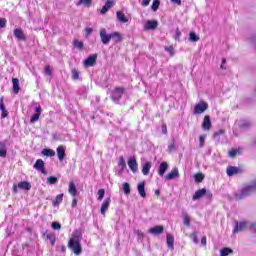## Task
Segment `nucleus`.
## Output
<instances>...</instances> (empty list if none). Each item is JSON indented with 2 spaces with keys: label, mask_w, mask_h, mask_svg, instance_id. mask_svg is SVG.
Returning <instances> with one entry per match:
<instances>
[{
  "label": "nucleus",
  "mask_w": 256,
  "mask_h": 256,
  "mask_svg": "<svg viewBox=\"0 0 256 256\" xmlns=\"http://www.w3.org/2000/svg\"><path fill=\"white\" fill-rule=\"evenodd\" d=\"M81 241H83V232L81 230H74L68 241V249H71L74 255H81L83 253Z\"/></svg>",
  "instance_id": "nucleus-1"
},
{
  "label": "nucleus",
  "mask_w": 256,
  "mask_h": 256,
  "mask_svg": "<svg viewBox=\"0 0 256 256\" xmlns=\"http://www.w3.org/2000/svg\"><path fill=\"white\" fill-rule=\"evenodd\" d=\"M114 5L115 2L113 0H107L100 11L101 15H105V13H107V11H109V9H111V7H113Z\"/></svg>",
  "instance_id": "nucleus-17"
},
{
  "label": "nucleus",
  "mask_w": 256,
  "mask_h": 256,
  "mask_svg": "<svg viewBox=\"0 0 256 256\" xmlns=\"http://www.w3.org/2000/svg\"><path fill=\"white\" fill-rule=\"evenodd\" d=\"M202 129L204 131H209L211 129V117H209V115H206L204 117V120L202 122Z\"/></svg>",
  "instance_id": "nucleus-16"
},
{
  "label": "nucleus",
  "mask_w": 256,
  "mask_h": 256,
  "mask_svg": "<svg viewBox=\"0 0 256 256\" xmlns=\"http://www.w3.org/2000/svg\"><path fill=\"white\" fill-rule=\"evenodd\" d=\"M68 193H70L72 197H77V187L75 186V182L71 181L69 183Z\"/></svg>",
  "instance_id": "nucleus-25"
},
{
  "label": "nucleus",
  "mask_w": 256,
  "mask_h": 256,
  "mask_svg": "<svg viewBox=\"0 0 256 256\" xmlns=\"http://www.w3.org/2000/svg\"><path fill=\"white\" fill-rule=\"evenodd\" d=\"M167 246L169 247V249H173V243L175 242V238L173 237V235L171 234H167Z\"/></svg>",
  "instance_id": "nucleus-34"
},
{
  "label": "nucleus",
  "mask_w": 256,
  "mask_h": 256,
  "mask_svg": "<svg viewBox=\"0 0 256 256\" xmlns=\"http://www.w3.org/2000/svg\"><path fill=\"white\" fill-rule=\"evenodd\" d=\"M164 49L167 51V53H169L170 57L175 55V48H173V46H166Z\"/></svg>",
  "instance_id": "nucleus-45"
},
{
  "label": "nucleus",
  "mask_w": 256,
  "mask_h": 256,
  "mask_svg": "<svg viewBox=\"0 0 256 256\" xmlns=\"http://www.w3.org/2000/svg\"><path fill=\"white\" fill-rule=\"evenodd\" d=\"M165 179L172 181V179H179V169L173 168L170 173L165 176Z\"/></svg>",
  "instance_id": "nucleus-13"
},
{
  "label": "nucleus",
  "mask_w": 256,
  "mask_h": 256,
  "mask_svg": "<svg viewBox=\"0 0 256 256\" xmlns=\"http://www.w3.org/2000/svg\"><path fill=\"white\" fill-rule=\"evenodd\" d=\"M151 167H153V164L151 162H146L144 165H142L143 175H149V171H151Z\"/></svg>",
  "instance_id": "nucleus-29"
},
{
  "label": "nucleus",
  "mask_w": 256,
  "mask_h": 256,
  "mask_svg": "<svg viewBox=\"0 0 256 256\" xmlns=\"http://www.w3.org/2000/svg\"><path fill=\"white\" fill-rule=\"evenodd\" d=\"M47 239H49L51 245H55V235L53 234H48Z\"/></svg>",
  "instance_id": "nucleus-54"
},
{
  "label": "nucleus",
  "mask_w": 256,
  "mask_h": 256,
  "mask_svg": "<svg viewBox=\"0 0 256 256\" xmlns=\"http://www.w3.org/2000/svg\"><path fill=\"white\" fill-rule=\"evenodd\" d=\"M18 187H19V185L17 186V184L13 185V188H12L13 193H18V191H19Z\"/></svg>",
  "instance_id": "nucleus-60"
},
{
  "label": "nucleus",
  "mask_w": 256,
  "mask_h": 256,
  "mask_svg": "<svg viewBox=\"0 0 256 256\" xmlns=\"http://www.w3.org/2000/svg\"><path fill=\"white\" fill-rule=\"evenodd\" d=\"M168 149H169V151H174L175 150V144H170Z\"/></svg>",
  "instance_id": "nucleus-63"
},
{
  "label": "nucleus",
  "mask_w": 256,
  "mask_h": 256,
  "mask_svg": "<svg viewBox=\"0 0 256 256\" xmlns=\"http://www.w3.org/2000/svg\"><path fill=\"white\" fill-rule=\"evenodd\" d=\"M256 191V180L251 184H248L242 188V190L236 192L235 199L241 201V199H245V197H249L251 193H255Z\"/></svg>",
  "instance_id": "nucleus-2"
},
{
  "label": "nucleus",
  "mask_w": 256,
  "mask_h": 256,
  "mask_svg": "<svg viewBox=\"0 0 256 256\" xmlns=\"http://www.w3.org/2000/svg\"><path fill=\"white\" fill-rule=\"evenodd\" d=\"M159 5H160L159 0H154L151 6L152 11H157V9H159Z\"/></svg>",
  "instance_id": "nucleus-47"
},
{
  "label": "nucleus",
  "mask_w": 256,
  "mask_h": 256,
  "mask_svg": "<svg viewBox=\"0 0 256 256\" xmlns=\"http://www.w3.org/2000/svg\"><path fill=\"white\" fill-rule=\"evenodd\" d=\"M224 134H225V130H219L218 132L214 133L213 139H216L217 141H219V136Z\"/></svg>",
  "instance_id": "nucleus-48"
},
{
  "label": "nucleus",
  "mask_w": 256,
  "mask_h": 256,
  "mask_svg": "<svg viewBox=\"0 0 256 256\" xmlns=\"http://www.w3.org/2000/svg\"><path fill=\"white\" fill-rule=\"evenodd\" d=\"M18 189H24L25 191H29L31 189V183L27 181H22L18 183Z\"/></svg>",
  "instance_id": "nucleus-30"
},
{
  "label": "nucleus",
  "mask_w": 256,
  "mask_h": 256,
  "mask_svg": "<svg viewBox=\"0 0 256 256\" xmlns=\"http://www.w3.org/2000/svg\"><path fill=\"white\" fill-rule=\"evenodd\" d=\"M52 229L59 231L61 224L59 222H52Z\"/></svg>",
  "instance_id": "nucleus-55"
},
{
  "label": "nucleus",
  "mask_w": 256,
  "mask_h": 256,
  "mask_svg": "<svg viewBox=\"0 0 256 256\" xmlns=\"http://www.w3.org/2000/svg\"><path fill=\"white\" fill-rule=\"evenodd\" d=\"M167 169H169V164L167 162H162L158 169V175H160V177H163Z\"/></svg>",
  "instance_id": "nucleus-22"
},
{
  "label": "nucleus",
  "mask_w": 256,
  "mask_h": 256,
  "mask_svg": "<svg viewBox=\"0 0 256 256\" xmlns=\"http://www.w3.org/2000/svg\"><path fill=\"white\" fill-rule=\"evenodd\" d=\"M93 3V0H79L77 5H84V7H91V4Z\"/></svg>",
  "instance_id": "nucleus-40"
},
{
  "label": "nucleus",
  "mask_w": 256,
  "mask_h": 256,
  "mask_svg": "<svg viewBox=\"0 0 256 256\" xmlns=\"http://www.w3.org/2000/svg\"><path fill=\"white\" fill-rule=\"evenodd\" d=\"M109 205H111V198H106L100 208L101 215H105L107 211L109 210Z\"/></svg>",
  "instance_id": "nucleus-12"
},
{
  "label": "nucleus",
  "mask_w": 256,
  "mask_h": 256,
  "mask_svg": "<svg viewBox=\"0 0 256 256\" xmlns=\"http://www.w3.org/2000/svg\"><path fill=\"white\" fill-rule=\"evenodd\" d=\"M72 78L74 79V81H77V79H79V71H77L76 69H73Z\"/></svg>",
  "instance_id": "nucleus-51"
},
{
  "label": "nucleus",
  "mask_w": 256,
  "mask_h": 256,
  "mask_svg": "<svg viewBox=\"0 0 256 256\" xmlns=\"http://www.w3.org/2000/svg\"><path fill=\"white\" fill-rule=\"evenodd\" d=\"M245 229H254L256 232V224L255 223H249L246 221H236L235 228L233 229V233H239L241 231H245Z\"/></svg>",
  "instance_id": "nucleus-3"
},
{
  "label": "nucleus",
  "mask_w": 256,
  "mask_h": 256,
  "mask_svg": "<svg viewBox=\"0 0 256 256\" xmlns=\"http://www.w3.org/2000/svg\"><path fill=\"white\" fill-rule=\"evenodd\" d=\"M241 173V169L237 166H228L226 169V174L228 177H233V175H239Z\"/></svg>",
  "instance_id": "nucleus-8"
},
{
  "label": "nucleus",
  "mask_w": 256,
  "mask_h": 256,
  "mask_svg": "<svg viewBox=\"0 0 256 256\" xmlns=\"http://www.w3.org/2000/svg\"><path fill=\"white\" fill-rule=\"evenodd\" d=\"M172 3H175L176 5H181V0H170Z\"/></svg>",
  "instance_id": "nucleus-64"
},
{
  "label": "nucleus",
  "mask_w": 256,
  "mask_h": 256,
  "mask_svg": "<svg viewBox=\"0 0 256 256\" xmlns=\"http://www.w3.org/2000/svg\"><path fill=\"white\" fill-rule=\"evenodd\" d=\"M14 37H16L18 41H25V34H23V30H21L20 28H16L14 30Z\"/></svg>",
  "instance_id": "nucleus-24"
},
{
  "label": "nucleus",
  "mask_w": 256,
  "mask_h": 256,
  "mask_svg": "<svg viewBox=\"0 0 256 256\" xmlns=\"http://www.w3.org/2000/svg\"><path fill=\"white\" fill-rule=\"evenodd\" d=\"M159 27L157 20H148L144 25V31H155Z\"/></svg>",
  "instance_id": "nucleus-7"
},
{
  "label": "nucleus",
  "mask_w": 256,
  "mask_h": 256,
  "mask_svg": "<svg viewBox=\"0 0 256 256\" xmlns=\"http://www.w3.org/2000/svg\"><path fill=\"white\" fill-rule=\"evenodd\" d=\"M73 45L76 47V49H79V51H83L84 44L82 41L76 39L74 40Z\"/></svg>",
  "instance_id": "nucleus-39"
},
{
  "label": "nucleus",
  "mask_w": 256,
  "mask_h": 256,
  "mask_svg": "<svg viewBox=\"0 0 256 256\" xmlns=\"http://www.w3.org/2000/svg\"><path fill=\"white\" fill-rule=\"evenodd\" d=\"M85 31H86L85 37H89V35H91V33H93V28L87 27V28L85 29Z\"/></svg>",
  "instance_id": "nucleus-57"
},
{
  "label": "nucleus",
  "mask_w": 256,
  "mask_h": 256,
  "mask_svg": "<svg viewBox=\"0 0 256 256\" xmlns=\"http://www.w3.org/2000/svg\"><path fill=\"white\" fill-rule=\"evenodd\" d=\"M164 228L163 226H155L152 227L148 230V233H150L151 235H161V233H163Z\"/></svg>",
  "instance_id": "nucleus-18"
},
{
  "label": "nucleus",
  "mask_w": 256,
  "mask_h": 256,
  "mask_svg": "<svg viewBox=\"0 0 256 256\" xmlns=\"http://www.w3.org/2000/svg\"><path fill=\"white\" fill-rule=\"evenodd\" d=\"M57 181H59L57 179V177L50 176V177L47 178L46 183H48V185H55V183H57Z\"/></svg>",
  "instance_id": "nucleus-42"
},
{
  "label": "nucleus",
  "mask_w": 256,
  "mask_h": 256,
  "mask_svg": "<svg viewBox=\"0 0 256 256\" xmlns=\"http://www.w3.org/2000/svg\"><path fill=\"white\" fill-rule=\"evenodd\" d=\"M137 189H138V193H139L140 197L145 199L147 197V192H145V182H140L138 184Z\"/></svg>",
  "instance_id": "nucleus-21"
},
{
  "label": "nucleus",
  "mask_w": 256,
  "mask_h": 256,
  "mask_svg": "<svg viewBox=\"0 0 256 256\" xmlns=\"http://www.w3.org/2000/svg\"><path fill=\"white\" fill-rule=\"evenodd\" d=\"M174 39L175 41H179L181 39V31L179 30V28H176Z\"/></svg>",
  "instance_id": "nucleus-50"
},
{
  "label": "nucleus",
  "mask_w": 256,
  "mask_h": 256,
  "mask_svg": "<svg viewBox=\"0 0 256 256\" xmlns=\"http://www.w3.org/2000/svg\"><path fill=\"white\" fill-rule=\"evenodd\" d=\"M12 91H13V93H15V95H17V93H19V89H21L20 87H19V79H17V78H13L12 79Z\"/></svg>",
  "instance_id": "nucleus-27"
},
{
  "label": "nucleus",
  "mask_w": 256,
  "mask_h": 256,
  "mask_svg": "<svg viewBox=\"0 0 256 256\" xmlns=\"http://www.w3.org/2000/svg\"><path fill=\"white\" fill-rule=\"evenodd\" d=\"M183 223L186 227H191V219L189 218V214L187 212H182Z\"/></svg>",
  "instance_id": "nucleus-31"
},
{
  "label": "nucleus",
  "mask_w": 256,
  "mask_h": 256,
  "mask_svg": "<svg viewBox=\"0 0 256 256\" xmlns=\"http://www.w3.org/2000/svg\"><path fill=\"white\" fill-rule=\"evenodd\" d=\"M206 193H207V189H205V188H202V189L196 191L192 197L193 201H197L198 199H201V197L206 195Z\"/></svg>",
  "instance_id": "nucleus-23"
},
{
  "label": "nucleus",
  "mask_w": 256,
  "mask_h": 256,
  "mask_svg": "<svg viewBox=\"0 0 256 256\" xmlns=\"http://www.w3.org/2000/svg\"><path fill=\"white\" fill-rule=\"evenodd\" d=\"M241 153V149H231L228 151V155L231 159H235V157H237V155H241Z\"/></svg>",
  "instance_id": "nucleus-32"
},
{
  "label": "nucleus",
  "mask_w": 256,
  "mask_h": 256,
  "mask_svg": "<svg viewBox=\"0 0 256 256\" xmlns=\"http://www.w3.org/2000/svg\"><path fill=\"white\" fill-rule=\"evenodd\" d=\"M149 3H151V0H143L142 1V6L147 7V6H149Z\"/></svg>",
  "instance_id": "nucleus-59"
},
{
  "label": "nucleus",
  "mask_w": 256,
  "mask_h": 256,
  "mask_svg": "<svg viewBox=\"0 0 256 256\" xmlns=\"http://www.w3.org/2000/svg\"><path fill=\"white\" fill-rule=\"evenodd\" d=\"M97 63V54L91 55L84 61V67H93Z\"/></svg>",
  "instance_id": "nucleus-11"
},
{
  "label": "nucleus",
  "mask_w": 256,
  "mask_h": 256,
  "mask_svg": "<svg viewBox=\"0 0 256 256\" xmlns=\"http://www.w3.org/2000/svg\"><path fill=\"white\" fill-rule=\"evenodd\" d=\"M72 207H77V198L72 200Z\"/></svg>",
  "instance_id": "nucleus-62"
},
{
  "label": "nucleus",
  "mask_w": 256,
  "mask_h": 256,
  "mask_svg": "<svg viewBox=\"0 0 256 256\" xmlns=\"http://www.w3.org/2000/svg\"><path fill=\"white\" fill-rule=\"evenodd\" d=\"M189 39L192 43H197V41H199V36H197L195 32H190Z\"/></svg>",
  "instance_id": "nucleus-38"
},
{
  "label": "nucleus",
  "mask_w": 256,
  "mask_h": 256,
  "mask_svg": "<svg viewBox=\"0 0 256 256\" xmlns=\"http://www.w3.org/2000/svg\"><path fill=\"white\" fill-rule=\"evenodd\" d=\"M123 93H124L123 88H121V87L116 88L112 92V101H119V99H121V97H123Z\"/></svg>",
  "instance_id": "nucleus-9"
},
{
  "label": "nucleus",
  "mask_w": 256,
  "mask_h": 256,
  "mask_svg": "<svg viewBox=\"0 0 256 256\" xmlns=\"http://www.w3.org/2000/svg\"><path fill=\"white\" fill-rule=\"evenodd\" d=\"M128 167L132 173H137L139 170V164H137V158H135V156H132L128 159Z\"/></svg>",
  "instance_id": "nucleus-5"
},
{
  "label": "nucleus",
  "mask_w": 256,
  "mask_h": 256,
  "mask_svg": "<svg viewBox=\"0 0 256 256\" xmlns=\"http://www.w3.org/2000/svg\"><path fill=\"white\" fill-rule=\"evenodd\" d=\"M190 237H191L193 243H196V244L199 243V237L197 236V232L192 233L190 235Z\"/></svg>",
  "instance_id": "nucleus-49"
},
{
  "label": "nucleus",
  "mask_w": 256,
  "mask_h": 256,
  "mask_svg": "<svg viewBox=\"0 0 256 256\" xmlns=\"http://www.w3.org/2000/svg\"><path fill=\"white\" fill-rule=\"evenodd\" d=\"M194 179H195L196 183H201V181H203V179H205V176L203 175V173H197V174H195Z\"/></svg>",
  "instance_id": "nucleus-44"
},
{
  "label": "nucleus",
  "mask_w": 256,
  "mask_h": 256,
  "mask_svg": "<svg viewBox=\"0 0 256 256\" xmlns=\"http://www.w3.org/2000/svg\"><path fill=\"white\" fill-rule=\"evenodd\" d=\"M209 109V104L207 102H200L194 107V115H201V113H205Z\"/></svg>",
  "instance_id": "nucleus-4"
},
{
  "label": "nucleus",
  "mask_w": 256,
  "mask_h": 256,
  "mask_svg": "<svg viewBox=\"0 0 256 256\" xmlns=\"http://www.w3.org/2000/svg\"><path fill=\"white\" fill-rule=\"evenodd\" d=\"M116 19L119 23H129V18L122 11L116 12Z\"/></svg>",
  "instance_id": "nucleus-15"
},
{
  "label": "nucleus",
  "mask_w": 256,
  "mask_h": 256,
  "mask_svg": "<svg viewBox=\"0 0 256 256\" xmlns=\"http://www.w3.org/2000/svg\"><path fill=\"white\" fill-rule=\"evenodd\" d=\"M103 197H105V189H99L98 190V201H103Z\"/></svg>",
  "instance_id": "nucleus-46"
},
{
  "label": "nucleus",
  "mask_w": 256,
  "mask_h": 256,
  "mask_svg": "<svg viewBox=\"0 0 256 256\" xmlns=\"http://www.w3.org/2000/svg\"><path fill=\"white\" fill-rule=\"evenodd\" d=\"M122 187L125 195H129V193H131V186L129 183L125 182Z\"/></svg>",
  "instance_id": "nucleus-43"
},
{
  "label": "nucleus",
  "mask_w": 256,
  "mask_h": 256,
  "mask_svg": "<svg viewBox=\"0 0 256 256\" xmlns=\"http://www.w3.org/2000/svg\"><path fill=\"white\" fill-rule=\"evenodd\" d=\"M100 39L103 45H109V42L111 41V34H107V30L102 28L100 30Z\"/></svg>",
  "instance_id": "nucleus-6"
},
{
  "label": "nucleus",
  "mask_w": 256,
  "mask_h": 256,
  "mask_svg": "<svg viewBox=\"0 0 256 256\" xmlns=\"http://www.w3.org/2000/svg\"><path fill=\"white\" fill-rule=\"evenodd\" d=\"M7 25V20L5 18H0V27H5Z\"/></svg>",
  "instance_id": "nucleus-58"
},
{
  "label": "nucleus",
  "mask_w": 256,
  "mask_h": 256,
  "mask_svg": "<svg viewBox=\"0 0 256 256\" xmlns=\"http://www.w3.org/2000/svg\"><path fill=\"white\" fill-rule=\"evenodd\" d=\"M34 169H37V171H41L44 175L47 174V171H45V162L43 160L38 159L36 160V163L34 164Z\"/></svg>",
  "instance_id": "nucleus-10"
},
{
  "label": "nucleus",
  "mask_w": 256,
  "mask_h": 256,
  "mask_svg": "<svg viewBox=\"0 0 256 256\" xmlns=\"http://www.w3.org/2000/svg\"><path fill=\"white\" fill-rule=\"evenodd\" d=\"M237 125L238 127H240V129H249L253 126V124L249 120H240L238 121Z\"/></svg>",
  "instance_id": "nucleus-19"
},
{
  "label": "nucleus",
  "mask_w": 256,
  "mask_h": 256,
  "mask_svg": "<svg viewBox=\"0 0 256 256\" xmlns=\"http://www.w3.org/2000/svg\"><path fill=\"white\" fill-rule=\"evenodd\" d=\"M118 165L120 167V171L118 172V175H121V173H123V171H125V169L127 168V164L125 163V158H123V156H121L119 158V162Z\"/></svg>",
  "instance_id": "nucleus-28"
},
{
  "label": "nucleus",
  "mask_w": 256,
  "mask_h": 256,
  "mask_svg": "<svg viewBox=\"0 0 256 256\" xmlns=\"http://www.w3.org/2000/svg\"><path fill=\"white\" fill-rule=\"evenodd\" d=\"M65 146H58L56 149L57 157L59 161H63L65 159Z\"/></svg>",
  "instance_id": "nucleus-20"
},
{
  "label": "nucleus",
  "mask_w": 256,
  "mask_h": 256,
  "mask_svg": "<svg viewBox=\"0 0 256 256\" xmlns=\"http://www.w3.org/2000/svg\"><path fill=\"white\" fill-rule=\"evenodd\" d=\"M0 157H7V147L3 142H0Z\"/></svg>",
  "instance_id": "nucleus-36"
},
{
  "label": "nucleus",
  "mask_w": 256,
  "mask_h": 256,
  "mask_svg": "<svg viewBox=\"0 0 256 256\" xmlns=\"http://www.w3.org/2000/svg\"><path fill=\"white\" fill-rule=\"evenodd\" d=\"M44 73H45L46 75H48L49 77H51V75H52L51 67L46 66V67L44 68Z\"/></svg>",
  "instance_id": "nucleus-56"
},
{
  "label": "nucleus",
  "mask_w": 256,
  "mask_h": 256,
  "mask_svg": "<svg viewBox=\"0 0 256 256\" xmlns=\"http://www.w3.org/2000/svg\"><path fill=\"white\" fill-rule=\"evenodd\" d=\"M231 253H233V250L230 248H223L220 250V256H228Z\"/></svg>",
  "instance_id": "nucleus-41"
},
{
  "label": "nucleus",
  "mask_w": 256,
  "mask_h": 256,
  "mask_svg": "<svg viewBox=\"0 0 256 256\" xmlns=\"http://www.w3.org/2000/svg\"><path fill=\"white\" fill-rule=\"evenodd\" d=\"M134 233L139 237V239H143L145 237V234L141 230H134Z\"/></svg>",
  "instance_id": "nucleus-53"
},
{
  "label": "nucleus",
  "mask_w": 256,
  "mask_h": 256,
  "mask_svg": "<svg viewBox=\"0 0 256 256\" xmlns=\"http://www.w3.org/2000/svg\"><path fill=\"white\" fill-rule=\"evenodd\" d=\"M42 111H43V109H41V106H37L35 108V114L32 115V117L30 119V123H37V121H39V117H41Z\"/></svg>",
  "instance_id": "nucleus-14"
},
{
  "label": "nucleus",
  "mask_w": 256,
  "mask_h": 256,
  "mask_svg": "<svg viewBox=\"0 0 256 256\" xmlns=\"http://www.w3.org/2000/svg\"><path fill=\"white\" fill-rule=\"evenodd\" d=\"M63 203V194H59L56 196L55 200L53 201L54 207H59Z\"/></svg>",
  "instance_id": "nucleus-35"
},
{
  "label": "nucleus",
  "mask_w": 256,
  "mask_h": 256,
  "mask_svg": "<svg viewBox=\"0 0 256 256\" xmlns=\"http://www.w3.org/2000/svg\"><path fill=\"white\" fill-rule=\"evenodd\" d=\"M111 39H113L114 43H121L123 36L119 32H113L111 33Z\"/></svg>",
  "instance_id": "nucleus-26"
},
{
  "label": "nucleus",
  "mask_w": 256,
  "mask_h": 256,
  "mask_svg": "<svg viewBox=\"0 0 256 256\" xmlns=\"http://www.w3.org/2000/svg\"><path fill=\"white\" fill-rule=\"evenodd\" d=\"M201 243H202V245L205 247V245H207V237H203L202 239H201Z\"/></svg>",
  "instance_id": "nucleus-61"
},
{
  "label": "nucleus",
  "mask_w": 256,
  "mask_h": 256,
  "mask_svg": "<svg viewBox=\"0 0 256 256\" xmlns=\"http://www.w3.org/2000/svg\"><path fill=\"white\" fill-rule=\"evenodd\" d=\"M0 111H2L1 118L5 119L7 117V109H5V104H3V97L0 98Z\"/></svg>",
  "instance_id": "nucleus-33"
},
{
  "label": "nucleus",
  "mask_w": 256,
  "mask_h": 256,
  "mask_svg": "<svg viewBox=\"0 0 256 256\" xmlns=\"http://www.w3.org/2000/svg\"><path fill=\"white\" fill-rule=\"evenodd\" d=\"M205 139H207V136H206V135H201V136L199 137L200 147H204V145H205Z\"/></svg>",
  "instance_id": "nucleus-52"
},
{
  "label": "nucleus",
  "mask_w": 256,
  "mask_h": 256,
  "mask_svg": "<svg viewBox=\"0 0 256 256\" xmlns=\"http://www.w3.org/2000/svg\"><path fill=\"white\" fill-rule=\"evenodd\" d=\"M42 155H44L45 157H55V151L46 148L42 150Z\"/></svg>",
  "instance_id": "nucleus-37"
}]
</instances>
